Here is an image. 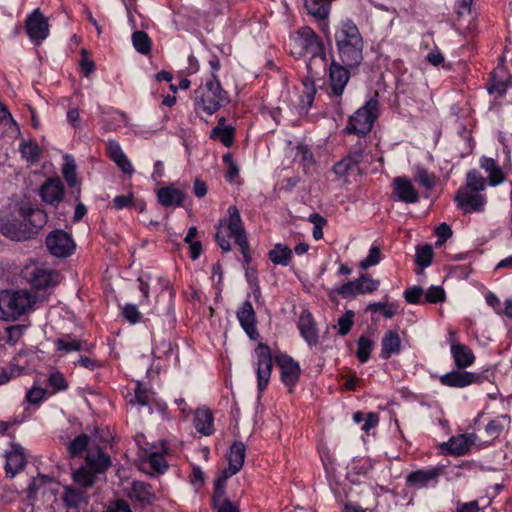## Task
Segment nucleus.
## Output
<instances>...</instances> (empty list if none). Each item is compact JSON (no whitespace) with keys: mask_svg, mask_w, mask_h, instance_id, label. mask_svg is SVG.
<instances>
[{"mask_svg":"<svg viewBox=\"0 0 512 512\" xmlns=\"http://www.w3.org/2000/svg\"><path fill=\"white\" fill-rule=\"evenodd\" d=\"M21 157L31 164L38 163L42 156V149L34 139L22 140L19 144Z\"/></svg>","mask_w":512,"mask_h":512,"instance_id":"nucleus-37","label":"nucleus"},{"mask_svg":"<svg viewBox=\"0 0 512 512\" xmlns=\"http://www.w3.org/2000/svg\"><path fill=\"white\" fill-rule=\"evenodd\" d=\"M106 512H133L130 504L124 499H115L109 502Z\"/></svg>","mask_w":512,"mask_h":512,"instance_id":"nucleus-64","label":"nucleus"},{"mask_svg":"<svg viewBox=\"0 0 512 512\" xmlns=\"http://www.w3.org/2000/svg\"><path fill=\"white\" fill-rule=\"evenodd\" d=\"M193 423L196 431L204 436H210L215 432L214 416L206 407L196 409Z\"/></svg>","mask_w":512,"mask_h":512,"instance_id":"nucleus-32","label":"nucleus"},{"mask_svg":"<svg viewBox=\"0 0 512 512\" xmlns=\"http://www.w3.org/2000/svg\"><path fill=\"white\" fill-rule=\"evenodd\" d=\"M486 379L487 377L481 373L457 368L439 377V381L443 386L451 388H465L472 384H481Z\"/></svg>","mask_w":512,"mask_h":512,"instance_id":"nucleus-12","label":"nucleus"},{"mask_svg":"<svg viewBox=\"0 0 512 512\" xmlns=\"http://www.w3.org/2000/svg\"><path fill=\"white\" fill-rule=\"evenodd\" d=\"M149 392L150 390L142 382L137 381L134 389V401L131 403H137L143 407L150 406Z\"/></svg>","mask_w":512,"mask_h":512,"instance_id":"nucleus-57","label":"nucleus"},{"mask_svg":"<svg viewBox=\"0 0 512 512\" xmlns=\"http://www.w3.org/2000/svg\"><path fill=\"white\" fill-rule=\"evenodd\" d=\"M148 463L152 471L158 475L164 474L169 468V464L164 455L158 452H152L149 455Z\"/></svg>","mask_w":512,"mask_h":512,"instance_id":"nucleus-55","label":"nucleus"},{"mask_svg":"<svg viewBox=\"0 0 512 512\" xmlns=\"http://www.w3.org/2000/svg\"><path fill=\"white\" fill-rule=\"evenodd\" d=\"M125 494L134 507L147 508L157 500L153 485L142 480H133L125 489Z\"/></svg>","mask_w":512,"mask_h":512,"instance_id":"nucleus-10","label":"nucleus"},{"mask_svg":"<svg viewBox=\"0 0 512 512\" xmlns=\"http://www.w3.org/2000/svg\"><path fill=\"white\" fill-rule=\"evenodd\" d=\"M25 29L30 40L39 44L49 36L48 19L42 14L40 9H35L27 16Z\"/></svg>","mask_w":512,"mask_h":512,"instance_id":"nucleus-16","label":"nucleus"},{"mask_svg":"<svg viewBox=\"0 0 512 512\" xmlns=\"http://www.w3.org/2000/svg\"><path fill=\"white\" fill-rule=\"evenodd\" d=\"M215 230L214 239L219 248L224 253L230 252L232 250L230 239H234L242 255L244 269L252 267L251 247L240 210L237 206L230 205L228 207L226 216L218 220Z\"/></svg>","mask_w":512,"mask_h":512,"instance_id":"nucleus-4","label":"nucleus"},{"mask_svg":"<svg viewBox=\"0 0 512 512\" xmlns=\"http://www.w3.org/2000/svg\"><path fill=\"white\" fill-rule=\"evenodd\" d=\"M97 479V474L90 470L86 465H82L73 472L74 483L80 485L82 488L93 486Z\"/></svg>","mask_w":512,"mask_h":512,"instance_id":"nucleus-47","label":"nucleus"},{"mask_svg":"<svg viewBox=\"0 0 512 512\" xmlns=\"http://www.w3.org/2000/svg\"><path fill=\"white\" fill-rule=\"evenodd\" d=\"M454 201L464 214L482 212L487 203V199L483 194L468 190L467 188H459L455 193Z\"/></svg>","mask_w":512,"mask_h":512,"instance_id":"nucleus-14","label":"nucleus"},{"mask_svg":"<svg viewBox=\"0 0 512 512\" xmlns=\"http://www.w3.org/2000/svg\"><path fill=\"white\" fill-rule=\"evenodd\" d=\"M388 298L389 296L385 295L382 301L370 302L365 310L372 314L380 312L384 318L392 319L398 313L399 304L396 301L388 302Z\"/></svg>","mask_w":512,"mask_h":512,"instance_id":"nucleus-34","label":"nucleus"},{"mask_svg":"<svg viewBox=\"0 0 512 512\" xmlns=\"http://www.w3.org/2000/svg\"><path fill=\"white\" fill-rule=\"evenodd\" d=\"M354 423L361 424V430L369 434L370 430L377 427L379 424V414L376 412L364 413L362 411H356L352 415Z\"/></svg>","mask_w":512,"mask_h":512,"instance_id":"nucleus-44","label":"nucleus"},{"mask_svg":"<svg viewBox=\"0 0 512 512\" xmlns=\"http://www.w3.org/2000/svg\"><path fill=\"white\" fill-rule=\"evenodd\" d=\"M62 174L68 187L71 189V195L75 198V200H79L81 196V188L80 182L77 178L76 164L73 160L67 161L64 164Z\"/></svg>","mask_w":512,"mask_h":512,"instance_id":"nucleus-35","label":"nucleus"},{"mask_svg":"<svg viewBox=\"0 0 512 512\" xmlns=\"http://www.w3.org/2000/svg\"><path fill=\"white\" fill-rule=\"evenodd\" d=\"M84 345H87L86 341L78 340L72 337L71 334L65 335L63 338H58L55 341V346L57 351H63L66 353L73 352V351H91V348H84Z\"/></svg>","mask_w":512,"mask_h":512,"instance_id":"nucleus-41","label":"nucleus"},{"mask_svg":"<svg viewBox=\"0 0 512 512\" xmlns=\"http://www.w3.org/2000/svg\"><path fill=\"white\" fill-rule=\"evenodd\" d=\"M424 296V290L421 286L414 285L404 290L403 297L409 304H423L422 297Z\"/></svg>","mask_w":512,"mask_h":512,"instance_id":"nucleus-59","label":"nucleus"},{"mask_svg":"<svg viewBox=\"0 0 512 512\" xmlns=\"http://www.w3.org/2000/svg\"><path fill=\"white\" fill-rule=\"evenodd\" d=\"M450 353L454 366L457 369L466 370L474 364L476 359L474 352L468 345L455 342L454 340L450 342Z\"/></svg>","mask_w":512,"mask_h":512,"instance_id":"nucleus-24","label":"nucleus"},{"mask_svg":"<svg viewBox=\"0 0 512 512\" xmlns=\"http://www.w3.org/2000/svg\"><path fill=\"white\" fill-rule=\"evenodd\" d=\"M47 221L48 215L44 209L25 202L19 205L15 213L0 219V230L11 240L24 241L35 237Z\"/></svg>","mask_w":512,"mask_h":512,"instance_id":"nucleus-3","label":"nucleus"},{"mask_svg":"<svg viewBox=\"0 0 512 512\" xmlns=\"http://www.w3.org/2000/svg\"><path fill=\"white\" fill-rule=\"evenodd\" d=\"M480 167L486 172L487 180L490 186L496 187L506 180V174L493 158L482 156L480 158Z\"/></svg>","mask_w":512,"mask_h":512,"instance_id":"nucleus-30","label":"nucleus"},{"mask_svg":"<svg viewBox=\"0 0 512 512\" xmlns=\"http://www.w3.org/2000/svg\"><path fill=\"white\" fill-rule=\"evenodd\" d=\"M254 352L256 356L257 399H261L269 385L273 360L279 368L281 383L287 388L288 392L293 393L300 381L302 372L299 362L286 352H280L273 358L270 347L263 342L258 343Z\"/></svg>","mask_w":512,"mask_h":512,"instance_id":"nucleus-1","label":"nucleus"},{"mask_svg":"<svg viewBox=\"0 0 512 512\" xmlns=\"http://www.w3.org/2000/svg\"><path fill=\"white\" fill-rule=\"evenodd\" d=\"M445 465H438L430 469H418L410 472L406 477V482L411 486L424 487L430 482H438L440 475L444 473Z\"/></svg>","mask_w":512,"mask_h":512,"instance_id":"nucleus-22","label":"nucleus"},{"mask_svg":"<svg viewBox=\"0 0 512 512\" xmlns=\"http://www.w3.org/2000/svg\"><path fill=\"white\" fill-rule=\"evenodd\" d=\"M510 423L511 417L507 414H501L491 419L485 426V433L490 437V440L485 442V447L491 446L505 430H508Z\"/></svg>","mask_w":512,"mask_h":512,"instance_id":"nucleus-31","label":"nucleus"},{"mask_svg":"<svg viewBox=\"0 0 512 512\" xmlns=\"http://www.w3.org/2000/svg\"><path fill=\"white\" fill-rule=\"evenodd\" d=\"M236 317L240 327L250 340L256 341L260 338L257 329V317L253 305L249 299L245 300L236 311Z\"/></svg>","mask_w":512,"mask_h":512,"instance_id":"nucleus-17","label":"nucleus"},{"mask_svg":"<svg viewBox=\"0 0 512 512\" xmlns=\"http://www.w3.org/2000/svg\"><path fill=\"white\" fill-rule=\"evenodd\" d=\"M230 477L231 476H228V474L220 472L214 479L211 508L216 510V512L223 509L227 502H229L234 508H239L237 504L233 503L228 497H226L227 480Z\"/></svg>","mask_w":512,"mask_h":512,"instance_id":"nucleus-19","label":"nucleus"},{"mask_svg":"<svg viewBox=\"0 0 512 512\" xmlns=\"http://www.w3.org/2000/svg\"><path fill=\"white\" fill-rule=\"evenodd\" d=\"M62 500L68 508H78L82 504H88L86 491L81 488L65 487Z\"/></svg>","mask_w":512,"mask_h":512,"instance_id":"nucleus-36","label":"nucleus"},{"mask_svg":"<svg viewBox=\"0 0 512 512\" xmlns=\"http://www.w3.org/2000/svg\"><path fill=\"white\" fill-rule=\"evenodd\" d=\"M91 438L86 433H81L73 438L67 445V453L70 458H78L83 455L90 444Z\"/></svg>","mask_w":512,"mask_h":512,"instance_id":"nucleus-42","label":"nucleus"},{"mask_svg":"<svg viewBox=\"0 0 512 512\" xmlns=\"http://www.w3.org/2000/svg\"><path fill=\"white\" fill-rule=\"evenodd\" d=\"M333 0H304L308 13L318 20L328 18Z\"/></svg>","mask_w":512,"mask_h":512,"instance_id":"nucleus-38","label":"nucleus"},{"mask_svg":"<svg viewBox=\"0 0 512 512\" xmlns=\"http://www.w3.org/2000/svg\"><path fill=\"white\" fill-rule=\"evenodd\" d=\"M301 40L302 49L312 58L319 57L324 64H327V53L324 41L309 26H303L297 31Z\"/></svg>","mask_w":512,"mask_h":512,"instance_id":"nucleus-11","label":"nucleus"},{"mask_svg":"<svg viewBox=\"0 0 512 512\" xmlns=\"http://www.w3.org/2000/svg\"><path fill=\"white\" fill-rule=\"evenodd\" d=\"M5 471L8 478H14L26 466L24 449L19 444H13L11 451L6 453Z\"/></svg>","mask_w":512,"mask_h":512,"instance_id":"nucleus-26","label":"nucleus"},{"mask_svg":"<svg viewBox=\"0 0 512 512\" xmlns=\"http://www.w3.org/2000/svg\"><path fill=\"white\" fill-rule=\"evenodd\" d=\"M246 457V446L242 441H234L228 452V467L221 472L233 476L237 474L243 467Z\"/></svg>","mask_w":512,"mask_h":512,"instance_id":"nucleus-25","label":"nucleus"},{"mask_svg":"<svg viewBox=\"0 0 512 512\" xmlns=\"http://www.w3.org/2000/svg\"><path fill=\"white\" fill-rule=\"evenodd\" d=\"M297 329L310 348L315 347L319 343V329L313 314L308 309H304L301 312L297 322Z\"/></svg>","mask_w":512,"mask_h":512,"instance_id":"nucleus-18","label":"nucleus"},{"mask_svg":"<svg viewBox=\"0 0 512 512\" xmlns=\"http://www.w3.org/2000/svg\"><path fill=\"white\" fill-rule=\"evenodd\" d=\"M381 261V251L376 246H371L368 255L360 261L359 267L363 270L370 268L371 266L377 265Z\"/></svg>","mask_w":512,"mask_h":512,"instance_id":"nucleus-61","label":"nucleus"},{"mask_svg":"<svg viewBox=\"0 0 512 512\" xmlns=\"http://www.w3.org/2000/svg\"><path fill=\"white\" fill-rule=\"evenodd\" d=\"M439 448L443 455L464 456L469 452L467 442L461 434L452 436L447 442L441 443Z\"/></svg>","mask_w":512,"mask_h":512,"instance_id":"nucleus-33","label":"nucleus"},{"mask_svg":"<svg viewBox=\"0 0 512 512\" xmlns=\"http://www.w3.org/2000/svg\"><path fill=\"white\" fill-rule=\"evenodd\" d=\"M110 456L100 447L95 451H89L85 457V465L95 474L105 473L111 466Z\"/></svg>","mask_w":512,"mask_h":512,"instance_id":"nucleus-29","label":"nucleus"},{"mask_svg":"<svg viewBox=\"0 0 512 512\" xmlns=\"http://www.w3.org/2000/svg\"><path fill=\"white\" fill-rule=\"evenodd\" d=\"M122 317L131 325L142 322L143 315L139 311L138 306L133 303H126L121 307Z\"/></svg>","mask_w":512,"mask_h":512,"instance_id":"nucleus-52","label":"nucleus"},{"mask_svg":"<svg viewBox=\"0 0 512 512\" xmlns=\"http://www.w3.org/2000/svg\"><path fill=\"white\" fill-rule=\"evenodd\" d=\"M364 157V149L361 146H356L349 151L348 155L335 165L336 172H348L355 166L362 162Z\"/></svg>","mask_w":512,"mask_h":512,"instance_id":"nucleus-39","label":"nucleus"},{"mask_svg":"<svg viewBox=\"0 0 512 512\" xmlns=\"http://www.w3.org/2000/svg\"><path fill=\"white\" fill-rule=\"evenodd\" d=\"M402 351V340L397 330L389 329L385 331L381 339V350L379 358L389 360L392 356H397Z\"/></svg>","mask_w":512,"mask_h":512,"instance_id":"nucleus-23","label":"nucleus"},{"mask_svg":"<svg viewBox=\"0 0 512 512\" xmlns=\"http://www.w3.org/2000/svg\"><path fill=\"white\" fill-rule=\"evenodd\" d=\"M35 297L27 290L6 291L0 299V317L17 320L34 304Z\"/></svg>","mask_w":512,"mask_h":512,"instance_id":"nucleus-8","label":"nucleus"},{"mask_svg":"<svg viewBox=\"0 0 512 512\" xmlns=\"http://www.w3.org/2000/svg\"><path fill=\"white\" fill-rule=\"evenodd\" d=\"M426 61L434 67H439L441 65L442 68L447 71L451 69V64L445 63L444 55L442 54L438 47H435V49L431 50L426 55Z\"/></svg>","mask_w":512,"mask_h":512,"instance_id":"nucleus-60","label":"nucleus"},{"mask_svg":"<svg viewBox=\"0 0 512 512\" xmlns=\"http://www.w3.org/2000/svg\"><path fill=\"white\" fill-rule=\"evenodd\" d=\"M356 357L361 364L367 363L371 358V352L374 349L375 343L369 337L361 335L357 339Z\"/></svg>","mask_w":512,"mask_h":512,"instance_id":"nucleus-46","label":"nucleus"},{"mask_svg":"<svg viewBox=\"0 0 512 512\" xmlns=\"http://www.w3.org/2000/svg\"><path fill=\"white\" fill-rule=\"evenodd\" d=\"M45 245L49 253L57 258H67L76 249L72 235L62 229H54L49 232L45 239Z\"/></svg>","mask_w":512,"mask_h":512,"instance_id":"nucleus-9","label":"nucleus"},{"mask_svg":"<svg viewBox=\"0 0 512 512\" xmlns=\"http://www.w3.org/2000/svg\"><path fill=\"white\" fill-rule=\"evenodd\" d=\"M355 313L353 310H346L345 313L338 318L337 333L344 337L348 335L354 325Z\"/></svg>","mask_w":512,"mask_h":512,"instance_id":"nucleus-54","label":"nucleus"},{"mask_svg":"<svg viewBox=\"0 0 512 512\" xmlns=\"http://www.w3.org/2000/svg\"><path fill=\"white\" fill-rule=\"evenodd\" d=\"M236 130L232 125L227 127H213L210 131V139L219 140L225 147H231L234 143Z\"/></svg>","mask_w":512,"mask_h":512,"instance_id":"nucleus-45","label":"nucleus"},{"mask_svg":"<svg viewBox=\"0 0 512 512\" xmlns=\"http://www.w3.org/2000/svg\"><path fill=\"white\" fill-rule=\"evenodd\" d=\"M65 186L59 177H51L43 182L39 188V196L47 205L58 208L65 197Z\"/></svg>","mask_w":512,"mask_h":512,"instance_id":"nucleus-15","label":"nucleus"},{"mask_svg":"<svg viewBox=\"0 0 512 512\" xmlns=\"http://www.w3.org/2000/svg\"><path fill=\"white\" fill-rule=\"evenodd\" d=\"M433 255L434 252L430 245L419 246L416 249L415 262L421 268H427L432 263Z\"/></svg>","mask_w":512,"mask_h":512,"instance_id":"nucleus-53","label":"nucleus"},{"mask_svg":"<svg viewBox=\"0 0 512 512\" xmlns=\"http://www.w3.org/2000/svg\"><path fill=\"white\" fill-rule=\"evenodd\" d=\"M186 194L175 188L173 185L162 187L157 190V200L163 207H182Z\"/></svg>","mask_w":512,"mask_h":512,"instance_id":"nucleus-28","label":"nucleus"},{"mask_svg":"<svg viewBox=\"0 0 512 512\" xmlns=\"http://www.w3.org/2000/svg\"><path fill=\"white\" fill-rule=\"evenodd\" d=\"M323 32L326 36L328 44L331 46L332 42L335 43L336 60L345 63L347 66H360L364 56V39L355 24V22L346 18L338 22L334 27V33L331 35L328 25H326Z\"/></svg>","mask_w":512,"mask_h":512,"instance_id":"nucleus-2","label":"nucleus"},{"mask_svg":"<svg viewBox=\"0 0 512 512\" xmlns=\"http://www.w3.org/2000/svg\"><path fill=\"white\" fill-rule=\"evenodd\" d=\"M47 390L41 387L33 386L25 395V400L31 404L39 407L46 400Z\"/></svg>","mask_w":512,"mask_h":512,"instance_id":"nucleus-56","label":"nucleus"},{"mask_svg":"<svg viewBox=\"0 0 512 512\" xmlns=\"http://www.w3.org/2000/svg\"><path fill=\"white\" fill-rule=\"evenodd\" d=\"M47 383L53 389V393L66 391L68 389V383L64 375L59 371L50 373Z\"/></svg>","mask_w":512,"mask_h":512,"instance_id":"nucleus-58","label":"nucleus"},{"mask_svg":"<svg viewBox=\"0 0 512 512\" xmlns=\"http://www.w3.org/2000/svg\"><path fill=\"white\" fill-rule=\"evenodd\" d=\"M107 156L118 166L125 174L132 175L134 168L127 155L124 153L117 141L109 140L106 145Z\"/></svg>","mask_w":512,"mask_h":512,"instance_id":"nucleus-27","label":"nucleus"},{"mask_svg":"<svg viewBox=\"0 0 512 512\" xmlns=\"http://www.w3.org/2000/svg\"><path fill=\"white\" fill-rule=\"evenodd\" d=\"M486 181L485 178L482 176V174L476 170L472 169L467 172L466 174V186L464 188H467L468 190L474 191V192H481L485 189Z\"/></svg>","mask_w":512,"mask_h":512,"instance_id":"nucleus-51","label":"nucleus"},{"mask_svg":"<svg viewBox=\"0 0 512 512\" xmlns=\"http://www.w3.org/2000/svg\"><path fill=\"white\" fill-rule=\"evenodd\" d=\"M393 194L403 203L414 204L419 201V192L411 180L405 176H398L393 179Z\"/></svg>","mask_w":512,"mask_h":512,"instance_id":"nucleus-20","label":"nucleus"},{"mask_svg":"<svg viewBox=\"0 0 512 512\" xmlns=\"http://www.w3.org/2000/svg\"><path fill=\"white\" fill-rule=\"evenodd\" d=\"M303 85L304 90L299 96V107L302 111L308 112L313 105L316 88L313 82H303Z\"/></svg>","mask_w":512,"mask_h":512,"instance_id":"nucleus-50","label":"nucleus"},{"mask_svg":"<svg viewBox=\"0 0 512 512\" xmlns=\"http://www.w3.org/2000/svg\"><path fill=\"white\" fill-rule=\"evenodd\" d=\"M268 258L274 265L288 266L292 260V250L282 244L277 243L273 249L268 252Z\"/></svg>","mask_w":512,"mask_h":512,"instance_id":"nucleus-40","label":"nucleus"},{"mask_svg":"<svg viewBox=\"0 0 512 512\" xmlns=\"http://www.w3.org/2000/svg\"><path fill=\"white\" fill-rule=\"evenodd\" d=\"M354 288L358 295L371 294L378 290L380 281L373 279L369 274L362 273L357 279L353 280Z\"/></svg>","mask_w":512,"mask_h":512,"instance_id":"nucleus-43","label":"nucleus"},{"mask_svg":"<svg viewBox=\"0 0 512 512\" xmlns=\"http://www.w3.org/2000/svg\"><path fill=\"white\" fill-rule=\"evenodd\" d=\"M59 274L51 269L35 267L29 272L28 280L36 290H45L58 282Z\"/></svg>","mask_w":512,"mask_h":512,"instance_id":"nucleus-21","label":"nucleus"},{"mask_svg":"<svg viewBox=\"0 0 512 512\" xmlns=\"http://www.w3.org/2000/svg\"><path fill=\"white\" fill-rule=\"evenodd\" d=\"M331 63L328 68L327 94L331 100L334 111L339 116L343 115L342 95L351 78V69L359 66H347L345 63L336 60L333 48L330 50Z\"/></svg>","mask_w":512,"mask_h":512,"instance_id":"nucleus-6","label":"nucleus"},{"mask_svg":"<svg viewBox=\"0 0 512 512\" xmlns=\"http://www.w3.org/2000/svg\"><path fill=\"white\" fill-rule=\"evenodd\" d=\"M379 102L376 98H370L365 104L357 109L348 119V123L344 128L346 134L365 137L373 127L375 120L378 118Z\"/></svg>","mask_w":512,"mask_h":512,"instance_id":"nucleus-7","label":"nucleus"},{"mask_svg":"<svg viewBox=\"0 0 512 512\" xmlns=\"http://www.w3.org/2000/svg\"><path fill=\"white\" fill-rule=\"evenodd\" d=\"M473 2L474 0H456L454 9L460 25L465 16L472 14Z\"/></svg>","mask_w":512,"mask_h":512,"instance_id":"nucleus-63","label":"nucleus"},{"mask_svg":"<svg viewBox=\"0 0 512 512\" xmlns=\"http://www.w3.org/2000/svg\"><path fill=\"white\" fill-rule=\"evenodd\" d=\"M511 86L512 76L507 68L498 65L490 72L486 83L489 95L494 96L495 99L502 98Z\"/></svg>","mask_w":512,"mask_h":512,"instance_id":"nucleus-13","label":"nucleus"},{"mask_svg":"<svg viewBox=\"0 0 512 512\" xmlns=\"http://www.w3.org/2000/svg\"><path fill=\"white\" fill-rule=\"evenodd\" d=\"M132 43L135 50L142 55H148L151 52L152 41L145 31H134L132 34Z\"/></svg>","mask_w":512,"mask_h":512,"instance_id":"nucleus-49","label":"nucleus"},{"mask_svg":"<svg viewBox=\"0 0 512 512\" xmlns=\"http://www.w3.org/2000/svg\"><path fill=\"white\" fill-rule=\"evenodd\" d=\"M414 181L426 191H431L437 183V177L424 167H419L414 173Z\"/></svg>","mask_w":512,"mask_h":512,"instance_id":"nucleus-48","label":"nucleus"},{"mask_svg":"<svg viewBox=\"0 0 512 512\" xmlns=\"http://www.w3.org/2000/svg\"><path fill=\"white\" fill-rule=\"evenodd\" d=\"M445 300V291L441 286H430L424 293V303L437 304Z\"/></svg>","mask_w":512,"mask_h":512,"instance_id":"nucleus-62","label":"nucleus"},{"mask_svg":"<svg viewBox=\"0 0 512 512\" xmlns=\"http://www.w3.org/2000/svg\"><path fill=\"white\" fill-rule=\"evenodd\" d=\"M193 105L195 113L200 116L202 113L212 116L222 107L230 103L228 91L220 82V79H207L205 84L194 91Z\"/></svg>","mask_w":512,"mask_h":512,"instance_id":"nucleus-5","label":"nucleus"}]
</instances>
